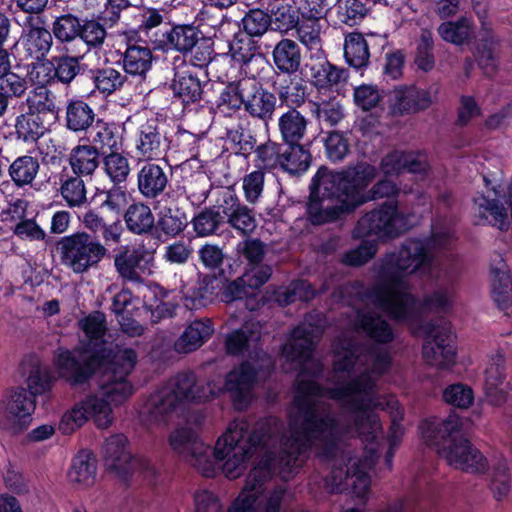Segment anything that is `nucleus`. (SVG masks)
Returning a JSON list of instances; mask_svg holds the SVG:
<instances>
[{
    "label": "nucleus",
    "instance_id": "f257e3e1",
    "mask_svg": "<svg viewBox=\"0 0 512 512\" xmlns=\"http://www.w3.org/2000/svg\"><path fill=\"white\" fill-rule=\"evenodd\" d=\"M323 328L321 316L309 314L282 347L281 357L300 374L294 397L296 411L289 419L291 451L280 471L293 474L308 451L325 458L340 455L341 464L333 465L326 488L333 493L349 490L364 499L370 488L368 472L378 457L376 448L383 433L377 409L391 417L389 444L396 447L404 434L398 400L378 390L379 378L390 369L391 354L383 346L358 345L352 331L343 333L333 343L334 371L347 373L349 380L324 389L311 379L322 372L312 352Z\"/></svg>",
    "mask_w": 512,
    "mask_h": 512
},
{
    "label": "nucleus",
    "instance_id": "f03ea898",
    "mask_svg": "<svg viewBox=\"0 0 512 512\" xmlns=\"http://www.w3.org/2000/svg\"><path fill=\"white\" fill-rule=\"evenodd\" d=\"M290 440L289 425L285 426L276 417L261 419L253 426L244 419L235 420L218 437L214 447L186 425L177 427L168 436L170 448L208 478L221 472L228 479H236L245 472L254 456L260 457L227 512L281 511L286 489L272 485L270 479L272 474L285 480L292 475H283L280 471V465L285 464L286 455L291 451Z\"/></svg>",
    "mask_w": 512,
    "mask_h": 512
},
{
    "label": "nucleus",
    "instance_id": "7ed1b4c3",
    "mask_svg": "<svg viewBox=\"0 0 512 512\" xmlns=\"http://www.w3.org/2000/svg\"><path fill=\"white\" fill-rule=\"evenodd\" d=\"M454 243L450 222L437 219L427 240L408 239L383 259L373 286L365 288L356 281L343 286L341 296L406 324L418 321L424 310L447 313L453 307L460 274Z\"/></svg>",
    "mask_w": 512,
    "mask_h": 512
},
{
    "label": "nucleus",
    "instance_id": "20e7f679",
    "mask_svg": "<svg viewBox=\"0 0 512 512\" xmlns=\"http://www.w3.org/2000/svg\"><path fill=\"white\" fill-rule=\"evenodd\" d=\"M256 370L243 363L231 370L223 383L220 377L198 380L192 372L179 373L152 393L143 405L140 416L147 427L163 426L169 415L183 403H202L229 393L238 410L246 408L252 400Z\"/></svg>",
    "mask_w": 512,
    "mask_h": 512
},
{
    "label": "nucleus",
    "instance_id": "39448f33",
    "mask_svg": "<svg viewBox=\"0 0 512 512\" xmlns=\"http://www.w3.org/2000/svg\"><path fill=\"white\" fill-rule=\"evenodd\" d=\"M375 177L376 168L365 163L342 172L320 168L310 187L307 213L311 222L315 225L332 222L368 201L398 193L390 180H381L366 191Z\"/></svg>",
    "mask_w": 512,
    "mask_h": 512
},
{
    "label": "nucleus",
    "instance_id": "423d86ee",
    "mask_svg": "<svg viewBox=\"0 0 512 512\" xmlns=\"http://www.w3.org/2000/svg\"><path fill=\"white\" fill-rule=\"evenodd\" d=\"M136 362L137 354L133 349L116 352L108 367L101 370L104 376L98 390L86 395L62 415L58 425L60 432L72 434L88 420L99 429H108L115 420L113 408L124 404L134 393L128 375Z\"/></svg>",
    "mask_w": 512,
    "mask_h": 512
},
{
    "label": "nucleus",
    "instance_id": "0eeeda50",
    "mask_svg": "<svg viewBox=\"0 0 512 512\" xmlns=\"http://www.w3.org/2000/svg\"><path fill=\"white\" fill-rule=\"evenodd\" d=\"M79 326L88 339L87 347L74 351L58 348L54 356L59 376L73 387L86 384L94 373L108 367L116 352L126 349L117 347L108 351L103 347L106 321L100 312L88 315L79 322Z\"/></svg>",
    "mask_w": 512,
    "mask_h": 512
},
{
    "label": "nucleus",
    "instance_id": "6e6552de",
    "mask_svg": "<svg viewBox=\"0 0 512 512\" xmlns=\"http://www.w3.org/2000/svg\"><path fill=\"white\" fill-rule=\"evenodd\" d=\"M460 427L459 418L451 415L441 423L424 420L419 430L429 445H437L439 437L443 438L444 443L438 453L450 466L471 473L485 472L489 466L487 459L467 439L458 434Z\"/></svg>",
    "mask_w": 512,
    "mask_h": 512
},
{
    "label": "nucleus",
    "instance_id": "1a4fd4ad",
    "mask_svg": "<svg viewBox=\"0 0 512 512\" xmlns=\"http://www.w3.org/2000/svg\"><path fill=\"white\" fill-rule=\"evenodd\" d=\"M409 227L408 215L399 211L397 202H390L362 216L353 234L359 238L375 236L379 240H385L397 237Z\"/></svg>",
    "mask_w": 512,
    "mask_h": 512
},
{
    "label": "nucleus",
    "instance_id": "9d476101",
    "mask_svg": "<svg viewBox=\"0 0 512 512\" xmlns=\"http://www.w3.org/2000/svg\"><path fill=\"white\" fill-rule=\"evenodd\" d=\"M62 263L81 274L96 266L106 254V248L87 233H76L60 242Z\"/></svg>",
    "mask_w": 512,
    "mask_h": 512
},
{
    "label": "nucleus",
    "instance_id": "9b49d317",
    "mask_svg": "<svg viewBox=\"0 0 512 512\" xmlns=\"http://www.w3.org/2000/svg\"><path fill=\"white\" fill-rule=\"evenodd\" d=\"M422 347V356L427 365L437 369H449L455 364L456 348L454 336L448 322L440 320L429 323Z\"/></svg>",
    "mask_w": 512,
    "mask_h": 512
},
{
    "label": "nucleus",
    "instance_id": "f8f14e48",
    "mask_svg": "<svg viewBox=\"0 0 512 512\" xmlns=\"http://www.w3.org/2000/svg\"><path fill=\"white\" fill-rule=\"evenodd\" d=\"M104 463L108 470L125 477L138 471L146 478H153L157 471L146 457H133L127 447V439L122 434L111 436L104 445Z\"/></svg>",
    "mask_w": 512,
    "mask_h": 512
},
{
    "label": "nucleus",
    "instance_id": "ddd939ff",
    "mask_svg": "<svg viewBox=\"0 0 512 512\" xmlns=\"http://www.w3.org/2000/svg\"><path fill=\"white\" fill-rule=\"evenodd\" d=\"M35 401L23 388L6 392L0 399V425L13 434L22 432L30 423Z\"/></svg>",
    "mask_w": 512,
    "mask_h": 512
},
{
    "label": "nucleus",
    "instance_id": "4468645a",
    "mask_svg": "<svg viewBox=\"0 0 512 512\" xmlns=\"http://www.w3.org/2000/svg\"><path fill=\"white\" fill-rule=\"evenodd\" d=\"M151 239L130 247L121 246L114 256V267L121 278L138 281L143 274L150 271L156 248Z\"/></svg>",
    "mask_w": 512,
    "mask_h": 512
},
{
    "label": "nucleus",
    "instance_id": "2eb2a0df",
    "mask_svg": "<svg viewBox=\"0 0 512 512\" xmlns=\"http://www.w3.org/2000/svg\"><path fill=\"white\" fill-rule=\"evenodd\" d=\"M500 38L494 33L488 22H482L473 56L479 68L486 75H493L500 65Z\"/></svg>",
    "mask_w": 512,
    "mask_h": 512
},
{
    "label": "nucleus",
    "instance_id": "dca6fc26",
    "mask_svg": "<svg viewBox=\"0 0 512 512\" xmlns=\"http://www.w3.org/2000/svg\"><path fill=\"white\" fill-rule=\"evenodd\" d=\"M509 384L506 382L505 359L501 352L492 354L484 374V394L489 404L503 405L508 396Z\"/></svg>",
    "mask_w": 512,
    "mask_h": 512
},
{
    "label": "nucleus",
    "instance_id": "f3484780",
    "mask_svg": "<svg viewBox=\"0 0 512 512\" xmlns=\"http://www.w3.org/2000/svg\"><path fill=\"white\" fill-rule=\"evenodd\" d=\"M174 78L171 88L174 95L183 103H192L200 99L202 87L197 76L198 68L187 63L182 57H176L173 62Z\"/></svg>",
    "mask_w": 512,
    "mask_h": 512
},
{
    "label": "nucleus",
    "instance_id": "a211bd4d",
    "mask_svg": "<svg viewBox=\"0 0 512 512\" xmlns=\"http://www.w3.org/2000/svg\"><path fill=\"white\" fill-rule=\"evenodd\" d=\"M19 43L25 55L34 60H43L53 45L51 32L33 17L25 21Z\"/></svg>",
    "mask_w": 512,
    "mask_h": 512
},
{
    "label": "nucleus",
    "instance_id": "6ab92c4d",
    "mask_svg": "<svg viewBox=\"0 0 512 512\" xmlns=\"http://www.w3.org/2000/svg\"><path fill=\"white\" fill-rule=\"evenodd\" d=\"M389 104L394 114L417 113L432 104V97L427 89L414 85L398 86L391 91Z\"/></svg>",
    "mask_w": 512,
    "mask_h": 512
},
{
    "label": "nucleus",
    "instance_id": "aec40b11",
    "mask_svg": "<svg viewBox=\"0 0 512 512\" xmlns=\"http://www.w3.org/2000/svg\"><path fill=\"white\" fill-rule=\"evenodd\" d=\"M222 214L227 223L242 235H249L257 227V220L251 209L240 203L237 196L229 190L222 194Z\"/></svg>",
    "mask_w": 512,
    "mask_h": 512
},
{
    "label": "nucleus",
    "instance_id": "412c9836",
    "mask_svg": "<svg viewBox=\"0 0 512 512\" xmlns=\"http://www.w3.org/2000/svg\"><path fill=\"white\" fill-rule=\"evenodd\" d=\"M428 168L427 156L420 152L394 151L381 161V169L386 175L398 174L403 170L413 174H424Z\"/></svg>",
    "mask_w": 512,
    "mask_h": 512
},
{
    "label": "nucleus",
    "instance_id": "4be33fe9",
    "mask_svg": "<svg viewBox=\"0 0 512 512\" xmlns=\"http://www.w3.org/2000/svg\"><path fill=\"white\" fill-rule=\"evenodd\" d=\"M353 326L376 344H388L394 339L391 325L376 313L357 311Z\"/></svg>",
    "mask_w": 512,
    "mask_h": 512
},
{
    "label": "nucleus",
    "instance_id": "5701e85b",
    "mask_svg": "<svg viewBox=\"0 0 512 512\" xmlns=\"http://www.w3.org/2000/svg\"><path fill=\"white\" fill-rule=\"evenodd\" d=\"M135 149L139 159L146 161L158 159L164 153L163 136L158 131L154 120L146 121L139 126Z\"/></svg>",
    "mask_w": 512,
    "mask_h": 512
},
{
    "label": "nucleus",
    "instance_id": "b1692460",
    "mask_svg": "<svg viewBox=\"0 0 512 512\" xmlns=\"http://www.w3.org/2000/svg\"><path fill=\"white\" fill-rule=\"evenodd\" d=\"M168 184L164 169L155 163H145L137 172V188L147 199H155L161 195Z\"/></svg>",
    "mask_w": 512,
    "mask_h": 512
},
{
    "label": "nucleus",
    "instance_id": "393cba45",
    "mask_svg": "<svg viewBox=\"0 0 512 512\" xmlns=\"http://www.w3.org/2000/svg\"><path fill=\"white\" fill-rule=\"evenodd\" d=\"M214 327L209 319L194 320L175 341L174 349L178 353L187 354L200 348L213 334Z\"/></svg>",
    "mask_w": 512,
    "mask_h": 512
},
{
    "label": "nucleus",
    "instance_id": "a878e982",
    "mask_svg": "<svg viewBox=\"0 0 512 512\" xmlns=\"http://www.w3.org/2000/svg\"><path fill=\"white\" fill-rule=\"evenodd\" d=\"M217 278L208 274H198L197 281L184 296V304L189 309H200L212 303L218 294Z\"/></svg>",
    "mask_w": 512,
    "mask_h": 512
},
{
    "label": "nucleus",
    "instance_id": "bb28decb",
    "mask_svg": "<svg viewBox=\"0 0 512 512\" xmlns=\"http://www.w3.org/2000/svg\"><path fill=\"white\" fill-rule=\"evenodd\" d=\"M97 461L89 451H80L72 460L68 471L69 481L79 487L87 488L95 484Z\"/></svg>",
    "mask_w": 512,
    "mask_h": 512
},
{
    "label": "nucleus",
    "instance_id": "cd10ccee",
    "mask_svg": "<svg viewBox=\"0 0 512 512\" xmlns=\"http://www.w3.org/2000/svg\"><path fill=\"white\" fill-rule=\"evenodd\" d=\"M308 120L297 109L284 112L278 119V129L284 143L300 144L307 133Z\"/></svg>",
    "mask_w": 512,
    "mask_h": 512
},
{
    "label": "nucleus",
    "instance_id": "c85d7f7f",
    "mask_svg": "<svg viewBox=\"0 0 512 512\" xmlns=\"http://www.w3.org/2000/svg\"><path fill=\"white\" fill-rule=\"evenodd\" d=\"M262 326L257 321H246L240 329L227 335L225 347L228 354L237 355L255 344L261 337Z\"/></svg>",
    "mask_w": 512,
    "mask_h": 512
},
{
    "label": "nucleus",
    "instance_id": "c756f323",
    "mask_svg": "<svg viewBox=\"0 0 512 512\" xmlns=\"http://www.w3.org/2000/svg\"><path fill=\"white\" fill-rule=\"evenodd\" d=\"M96 114L83 100H71L66 106V127L73 132L87 131L94 123Z\"/></svg>",
    "mask_w": 512,
    "mask_h": 512
},
{
    "label": "nucleus",
    "instance_id": "7c9ffc66",
    "mask_svg": "<svg viewBox=\"0 0 512 512\" xmlns=\"http://www.w3.org/2000/svg\"><path fill=\"white\" fill-rule=\"evenodd\" d=\"M437 31L445 42L463 45L474 36V25L469 17L462 16L457 20L441 23Z\"/></svg>",
    "mask_w": 512,
    "mask_h": 512
},
{
    "label": "nucleus",
    "instance_id": "2f4dec72",
    "mask_svg": "<svg viewBox=\"0 0 512 512\" xmlns=\"http://www.w3.org/2000/svg\"><path fill=\"white\" fill-rule=\"evenodd\" d=\"M122 61L126 73L143 77L151 68L152 52L148 46L131 45L127 47Z\"/></svg>",
    "mask_w": 512,
    "mask_h": 512
},
{
    "label": "nucleus",
    "instance_id": "473e14b6",
    "mask_svg": "<svg viewBox=\"0 0 512 512\" xmlns=\"http://www.w3.org/2000/svg\"><path fill=\"white\" fill-rule=\"evenodd\" d=\"M25 104L27 112L41 116L44 119L48 115L55 117L58 114L55 95L47 87L39 86L31 90Z\"/></svg>",
    "mask_w": 512,
    "mask_h": 512
},
{
    "label": "nucleus",
    "instance_id": "72a5a7b5",
    "mask_svg": "<svg viewBox=\"0 0 512 512\" xmlns=\"http://www.w3.org/2000/svg\"><path fill=\"white\" fill-rule=\"evenodd\" d=\"M69 164L76 175H91L99 165V152L91 145H77L70 152Z\"/></svg>",
    "mask_w": 512,
    "mask_h": 512
},
{
    "label": "nucleus",
    "instance_id": "f704fd0d",
    "mask_svg": "<svg viewBox=\"0 0 512 512\" xmlns=\"http://www.w3.org/2000/svg\"><path fill=\"white\" fill-rule=\"evenodd\" d=\"M15 132L18 139L33 143L47 132L45 119L26 111L16 117Z\"/></svg>",
    "mask_w": 512,
    "mask_h": 512
},
{
    "label": "nucleus",
    "instance_id": "c9c22d12",
    "mask_svg": "<svg viewBox=\"0 0 512 512\" xmlns=\"http://www.w3.org/2000/svg\"><path fill=\"white\" fill-rule=\"evenodd\" d=\"M321 24L315 19H304L297 26L298 40L308 49L311 58L322 59Z\"/></svg>",
    "mask_w": 512,
    "mask_h": 512
},
{
    "label": "nucleus",
    "instance_id": "e433bc0d",
    "mask_svg": "<svg viewBox=\"0 0 512 512\" xmlns=\"http://www.w3.org/2000/svg\"><path fill=\"white\" fill-rule=\"evenodd\" d=\"M106 38V30L99 22L88 20L82 23L78 40L69 45L83 56L91 49L101 46Z\"/></svg>",
    "mask_w": 512,
    "mask_h": 512
},
{
    "label": "nucleus",
    "instance_id": "4c0bfd02",
    "mask_svg": "<svg viewBox=\"0 0 512 512\" xmlns=\"http://www.w3.org/2000/svg\"><path fill=\"white\" fill-rule=\"evenodd\" d=\"M273 59L277 68L283 72L293 73L298 70L301 54L298 45L290 40H281L273 50Z\"/></svg>",
    "mask_w": 512,
    "mask_h": 512
},
{
    "label": "nucleus",
    "instance_id": "58836bf2",
    "mask_svg": "<svg viewBox=\"0 0 512 512\" xmlns=\"http://www.w3.org/2000/svg\"><path fill=\"white\" fill-rule=\"evenodd\" d=\"M275 104V96L259 88L255 89L252 94L245 96L244 107L251 116L267 120L271 119Z\"/></svg>",
    "mask_w": 512,
    "mask_h": 512
},
{
    "label": "nucleus",
    "instance_id": "ea45409f",
    "mask_svg": "<svg viewBox=\"0 0 512 512\" xmlns=\"http://www.w3.org/2000/svg\"><path fill=\"white\" fill-rule=\"evenodd\" d=\"M198 40V31L192 25H177L164 34L165 45L182 53L191 51Z\"/></svg>",
    "mask_w": 512,
    "mask_h": 512
},
{
    "label": "nucleus",
    "instance_id": "a19ab883",
    "mask_svg": "<svg viewBox=\"0 0 512 512\" xmlns=\"http://www.w3.org/2000/svg\"><path fill=\"white\" fill-rule=\"evenodd\" d=\"M39 162L36 158L24 155L16 158L9 166L11 180L17 187L30 185L39 172Z\"/></svg>",
    "mask_w": 512,
    "mask_h": 512
},
{
    "label": "nucleus",
    "instance_id": "79ce46f5",
    "mask_svg": "<svg viewBox=\"0 0 512 512\" xmlns=\"http://www.w3.org/2000/svg\"><path fill=\"white\" fill-rule=\"evenodd\" d=\"M124 220L128 230L135 234L146 233L154 226L152 211L143 203L130 205L124 214Z\"/></svg>",
    "mask_w": 512,
    "mask_h": 512
},
{
    "label": "nucleus",
    "instance_id": "37998d69",
    "mask_svg": "<svg viewBox=\"0 0 512 512\" xmlns=\"http://www.w3.org/2000/svg\"><path fill=\"white\" fill-rule=\"evenodd\" d=\"M344 56L347 63L360 69L367 65L370 57L367 41L360 33H351L345 38Z\"/></svg>",
    "mask_w": 512,
    "mask_h": 512
},
{
    "label": "nucleus",
    "instance_id": "c03bdc74",
    "mask_svg": "<svg viewBox=\"0 0 512 512\" xmlns=\"http://www.w3.org/2000/svg\"><path fill=\"white\" fill-rule=\"evenodd\" d=\"M309 151L301 144H289L282 152L281 168L290 174L305 172L310 165Z\"/></svg>",
    "mask_w": 512,
    "mask_h": 512
},
{
    "label": "nucleus",
    "instance_id": "a18cd8bd",
    "mask_svg": "<svg viewBox=\"0 0 512 512\" xmlns=\"http://www.w3.org/2000/svg\"><path fill=\"white\" fill-rule=\"evenodd\" d=\"M95 88L103 95H111L119 91L126 82V75L112 67L92 71Z\"/></svg>",
    "mask_w": 512,
    "mask_h": 512
},
{
    "label": "nucleus",
    "instance_id": "49530a36",
    "mask_svg": "<svg viewBox=\"0 0 512 512\" xmlns=\"http://www.w3.org/2000/svg\"><path fill=\"white\" fill-rule=\"evenodd\" d=\"M82 21L73 14H63L55 18L52 23V33L62 43L72 45L78 40L81 33Z\"/></svg>",
    "mask_w": 512,
    "mask_h": 512
},
{
    "label": "nucleus",
    "instance_id": "de8ad7c7",
    "mask_svg": "<svg viewBox=\"0 0 512 512\" xmlns=\"http://www.w3.org/2000/svg\"><path fill=\"white\" fill-rule=\"evenodd\" d=\"M279 99L289 109L302 106L306 100V85L298 77H289L277 89Z\"/></svg>",
    "mask_w": 512,
    "mask_h": 512
},
{
    "label": "nucleus",
    "instance_id": "09e8293b",
    "mask_svg": "<svg viewBox=\"0 0 512 512\" xmlns=\"http://www.w3.org/2000/svg\"><path fill=\"white\" fill-rule=\"evenodd\" d=\"M256 296L257 294L248 286L244 277L241 276L227 283L222 291L221 299L226 303L245 300V307L248 310H254L257 307V303H254Z\"/></svg>",
    "mask_w": 512,
    "mask_h": 512
},
{
    "label": "nucleus",
    "instance_id": "8fccbe9b",
    "mask_svg": "<svg viewBox=\"0 0 512 512\" xmlns=\"http://www.w3.org/2000/svg\"><path fill=\"white\" fill-rule=\"evenodd\" d=\"M224 222L221 204L218 207L206 208L194 216L192 223L194 231L200 237L210 236L216 233Z\"/></svg>",
    "mask_w": 512,
    "mask_h": 512
},
{
    "label": "nucleus",
    "instance_id": "3c124183",
    "mask_svg": "<svg viewBox=\"0 0 512 512\" xmlns=\"http://www.w3.org/2000/svg\"><path fill=\"white\" fill-rule=\"evenodd\" d=\"M292 2V0H274L271 4V15H269L271 24L274 23L275 29L281 32H287L298 23L297 11Z\"/></svg>",
    "mask_w": 512,
    "mask_h": 512
},
{
    "label": "nucleus",
    "instance_id": "603ef678",
    "mask_svg": "<svg viewBox=\"0 0 512 512\" xmlns=\"http://www.w3.org/2000/svg\"><path fill=\"white\" fill-rule=\"evenodd\" d=\"M310 70L315 85L321 88L336 85L346 78L345 70L337 68L325 60L312 65Z\"/></svg>",
    "mask_w": 512,
    "mask_h": 512
},
{
    "label": "nucleus",
    "instance_id": "864d4df0",
    "mask_svg": "<svg viewBox=\"0 0 512 512\" xmlns=\"http://www.w3.org/2000/svg\"><path fill=\"white\" fill-rule=\"evenodd\" d=\"M104 170L109 179L120 184L125 182L130 174V164L128 158L119 153L112 151L103 159Z\"/></svg>",
    "mask_w": 512,
    "mask_h": 512
},
{
    "label": "nucleus",
    "instance_id": "5fc2aeb1",
    "mask_svg": "<svg viewBox=\"0 0 512 512\" xmlns=\"http://www.w3.org/2000/svg\"><path fill=\"white\" fill-rule=\"evenodd\" d=\"M68 55L61 57L57 63V66L54 67L55 78H57L60 82L68 84L70 83L79 73V61L83 59L82 53L73 49V47L68 46L66 48Z\"/></svg>",
    "mask_w": 512,
    "mask_h": 512
},
{
    "label": "nucleus",
    "instance_id": "6e6d98bb",
    "mask_svg": "<svg viewBox=\"0 0 512 512\" xmlns=\"http://www.w3.org/2000/svg\"><path fill=\"white\" fill-rule=\"evenodd\" d=\"M315 289L305 280L293 281L288 287L277 292V301L287 305L296 300L308 301L315 296Z\"/></svg>",
    "mask_w": 512,
    "mask_h": 512
},
{
    "label": "nucleus",
    "instance_id": "4d7b16f0",
    "mask_svg": "<svg viewBox=\"0 0 512 512\" xmlns=\"http://www.w3.org/2000/svg\"><path fill=\"white\" fill-rule=\"evenodd\" d=\"M283 148L275 142H267L255 150V166L261 169H274L281 167Z\"/></svg>",
    "mask_w": 512,
    "mask_h": 512
},
{
    "label": "nucleus",
    "instance_id": "13d9d810",
    "mask_svg": "<svg viewBox=\"0 0 512 512\" xmlns=\"http://www.w3.org/2000/svg\"><path fill=\"white\" fill-rule=\"evenodd\" d=\"M491 489L497 499L505 497L510 490L509 468L503 458H497L492 463Z\"/></svg>",
    "mask_w": 512,
    "mask_h": 512
},
{
    "label": "nucleus",
    "instance_id": "bf43d9fd",
    "mask_svg": "<svg viewBox=\"0 0 512 512\" xmlns=\"http://www.w3.org/2000/svg\"><path fill=\"white\" fill-rule=\"evenodd\" d=\"M90 145L102 150L104 153L106 149L112 150L117 147L118 141L113 128L105 123H97V125L89 132Z\"/></svg>",
    "mask_w": 512,
    "mask_h": 512
},
{
    "label": "nucleus",
    "instance_id": "052dcab7",
    "mask_svg": "<svg viewBox=\"0 0 512 512\" xmlns=\"http://www.w3.org/2000/svg\"><path fill=\"white\" fill-rule=\"evenodd\" d=\"M242 25L250 36H261L271 25V17L263 10L252 9L243 17Z\"/></svg>",
    "mask_w": 512,
    "mask_h": 512
},
{
    "label": "nucleus",
    "instance_id": "680f3d73",
    "mask_svg": "<svg viewBox=\"0 0 512 512\" xmlns=\"http://www.w3.org/2000/svg\"><path fill=\"white\" fill-rule=\"evenodd\" d=\"M433 36L430 31L424 30L421 33L417 46L415 63L419 69L429 71L434 67L435 60L433 55Z\"/></svg>",
    "mask_w": 512,
    "mask_h": 512
},
{
    "label": "nucleus",
    "instance_id": "e2e57ef3",
    "mask_svg": "<svg viewBox=\"0 0 512 512\" xmlns=\"http://www.w3.org/2000/svg\"><path fill=\"white\" fill-rule=\"evenodd\" d=\"M194 512H224V506L217 493L199 488L193 494Z\"/></svg>",
    "mask_w": 512,
    "mask_h": 512
},
{
    "label": "nucleus",
    "instance_id": "0e129e2a",
    "mask_svg": "<svg viewBox=\"0 0 512 512\" xmlns=\"http://www.w3.org/2000/svg\"><path fill=\"white\" fill-rule=\"evenodd\" d=\"M61 194L69 206H81L86 201L84 181L80 176L69 178L62 184Z\"/></svg>",
    "mask_w": 512,
    "mask_h": 512
},
{
    "label": "nucleus",
    "instance_id": "69168bd1",
    "mask_svg": "<svg viewBox=\"0 0 512 512\" xmlns=\"http://www.w3.org/2000/svg\"><path fill=\"white\" fill-rule=\"evenodd\" d=\"M492 294L502 310L512 309V281L510 275L492 278Z\"/></svg>",
    "mask_w": 512,
    "mask_h": 512
},
{
    "label": "nucleus",
    "instance_id": "338daca9",
    "mask_svg": "<svg viewBox=\"0 0 512 512\" xmlns=\"http://www.w3.org/2000/svg\"><path fill=\"white\" fill-rule=\"evenodd\" d=\"M377 251L375 241L365 240L358 247L347 251L342 256V263L349 266H360L370 260Z\"/></svg>",
    "mask_w": 512,
    "mask_h": 512
},
{
    "label": "nucleus",
    "instance_id": "774afa93",
    "mask_svg": "<svg viewBox=\"0 0 512 512\" xmlns=\"http://www.w3.org/2000/svg\"><path fill=\"white\" fill-rule=\"evenodd\" d=\"M27 75L29 81L36 87H46L55 78L54 65L46 59L36 60L35 63L29 65Z\"/></svg>",
    "mask_w": 512,
    "mask_h": 512
}]
</instances>
